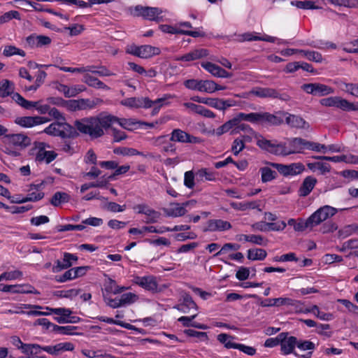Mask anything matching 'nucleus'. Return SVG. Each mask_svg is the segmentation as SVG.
Segmentation results:
<instances>
[{
    "mask_svg": "<svg viewBox=\"0 0 358 358\" xmlns=\"http://www.w3.org/2000/svg\"><path fill=\"white\" fill-rule=\"evenodd\" d=\"M115 116L100 113L97 116L85 117L75 122V127L82 134L89 135L92 138H97L104 134V130L113 126Z\"/></svg>",
    "mask_w": 358,
    "mask_h": 358,
    "instance_id": "obj_1",
    "label": "nucleus"
},
{
    "mask_svg": "<svg viewBox=\"0 0 358 358\" xmlns=\"http://www.w3.org/2000/svg\"><path fill=\"white\" fill-rule=\"evenodd\" d=\"M257 146L275 155L287 156L300 153L306 149L307 141L301 138H293L282 143L258 137Z\"/></svg>",
    "mask_w": 358,
    "mask_h": 358,
    "instance_id": "obj_2",
    "label": "nucleus"
},
{
    "mask_svg": "<svg viewBox=\"0 0 358 358\" xmlns=\"http://www.w3.org/2000/svg\"><path fill=\"white\" fill-rule=\"evenodd\" d=\"M1 150L6 155L11 157H19L21 151L29 146L31 139L22 133L10 134L2 138Z\"/></svg>",
    "mask_w": 358,
    "mask_h": 358,
    "instance_id": "obj_3",
    "label": "nucleus"
},
{
    "mask_svg": "<svg viewBox=\"0 0 358 358\" xmlns=\"http://www.w3.org/2000/svg\"><path fill=\"white\" fill-rule=\"evenodd\" d=\"M345 208L340 209L344 210ZM339 211V209L332 207L329 205H325L320 207L315 211L308 219L307 224L312 225V227L319 225L322 222L333 217L336 213Z\"/></svg>",
    "mask_w": 358,
    "mask_h": 358,
    "instance_id": "obj_4",
    "label": "nucleus"
},
{
    "mask_svg": "<svg viewBox=\"0 0 358 358\" xmlns=\"http://www.w3.org/2000/svg\"><path fill=\"white\" fill-rule=\"evenodd\" d=\"M43 132L52 136L69 138L73 136L75 130L72 126L65 121H57L50 124L44 129Z\"/></svg>",
    "mask_w": 358,
    "mask_h": 358,
    "instance_id": "obj_5",
    "label": "nucleus"
},
{
    "mask_svg": "<svg viewBox=\"0 0 358 358\" xmlns=\"http://www.w3.org/2000/svg\"><path fill=\"white\" fill-rule=\"evenodd\" d=\"M321 105L335 107L344 111L358 110V103H352L341 96H329L320 100Z\"/></svg>",
    "mask_w": 358,
    "mask_h": 358,
    "instance_id": "obj_6",
    "label": "nucleus"
},
{
    "mask_svg": "<svg viewBox=\"0 0 358 358\" xmlns=\"http://www.w3.org/2000/svg\"><path fill=\"white\" fill-rule=\"evenodd\" d=\"M127 52L142 59H147L160 54L159 48L150 45H129L127 47Z\"/></svg>",
    "mask_w": 358,
    "mask_h": 358,
    "instance_id": "obj_7",
    "label": "nucleus"
},
{
    "mask_svg": "<svg viewBox=\"0 0 358 358\" xmlns=\"http://www.w3.org/2000/svg\"><path fill=\"white\" fill-rule=\"evenodd\" d=\"M13 100L19 106L22 107L24 109L29 110L31 108H36V110L38 112V113L41 115H45L48 113L49 110L50 108L48 104L42 103L41 101H31L25 99L22 96H21L19 93L15 92L13 95Z\"/></svg>",
    "mask_w": 358,
    "mask_h": 358,
    "instance_id": "obj_8",
    "label": "nucleus"
},
{
    "mask_svg": "<svg viewBox=\"0 0 358 358\" xmlns=\"http://www.w3.org/2000/svg\"><path fill=\"white\" fill-rule=\"evenodd\" d=\"M138 300V296L132 292H127L120 296L113 299L112 297L105 296V303L112 308L131 305Z\"/></svg>",
    "mask_w": 358,
    "mask_h": 358,
    "instance_id": "obj_9",
    "label": "nucleus"
},
{
    "mask_svg": "<svg viewBox=\"0 0 358 358\" xmlns=\"http://www.w3.org/2000/svg\"><path fill=\"white\" fill-rule=\"evenodd\" d=\"M131 14L134 16L142 17L148 20H159L162 10L156 7L143 6L141 5L130 8Z\"/></svg>",
    "mask_w": 358,
    "mask_h": 358,
    "instance_id": "obj_10",
    "label": "nucleus"
},
{
    "mask_svg": "<svg viewBox=\"0 0 358 358\" xmlns=\"http://www.w3.org/2000/svg\"><path fill=\"white\" fill-rule=\"evenodd\" d=\"M131 278V282L133 284L141 287L146 291H149L152 293H155L159 291L157 278L152 275L143 276L132 275Z\"/></svg>",
    "mask_w": 358,
    "mask_h": 358,
    "instance_id": "obj_11",
    "label": "nucleus"
},
{
    "mask_svg": "<svg viewBox=\"0 0 358 358\" xmlns=\"http://www.w3.org/2000/svg\"><path fill=\"white\" fill-rule=\"evenodd\" d=\"M24 308L26 309H29V308H38V309H45L49 310V315L52 314H55L56 316L54 319L59 324H65L68 323L69 316L72 315V311L69 308H50L48 306L43 307L38 305H31V304H24Z\"/></svg>",
    "mask_w": 358,
    "mask_h": 358,
    "instance_id": "obj_12",
    "label": "nucleus"
},
{
    "mask_svg": "<svg viewBox=\"0 0 358 358\" xmlns=\"http://www.w3.org/2000/svg\"><path fill=\"white\" fill-rule=\"evenodd\" d=\"M271 166L277 169V171L284 176H294L301 173L305 166L302 163H292L290 164H282L278 163H272Z\"/></svg>",
    "mask_w": 358,
    "mask_h": 358,
    "instance_id": "obj_13",
    "label": "nucleus"
},
{
    "mask_svg": "<svg viewBox=\"0 0 358 358\" xmlns=\"http://www.w3.org/2000/svg\"><path fill=\"white\" fill-rule=\"evenodd\" d=\"M133 209L136 213L143 214L145 216V222L147 224L156 223L161 217L159 212L145 203L137 204L133 207Z\"/></svg>",
    "mask_w": 358,
    "mask_h": 358,
    "instance_id": "obj_14",
    "label": "nucleus"
},
{
    "mask_svg": "<svg viewBox=\"0 0 358 358\" xmlns=\"http://www.w3.org/2000/svg\"><path fill=\"white\" fill-rule=\"evenodd\" d=\"M75 350V345L71 342H61L52 345H41V352L43 350L52 356H59L64 352H72Z\"/></svg>",
    "mask_w": 358,
    "mask_h": 358,
    "instance_id": "obj_15",
    "label": "nucleus"
},
{
    "mask_svg": "<svg viewBox=\"0 0 358 358\" xmlns=\"http://www.w3.org/2000/svg\"><path fill=\"white\" fill-rule=\"evenodd\" d=\"M233 37H234V38H233L232 40L238 42L262 41L270 43H275L277 41H279L275 37L266 34H264L262 36H259L258 33L257 32H247L238 35L235 34L234 36H233Z\"/></svg>",
    "mask_w": 358,
    "mask_h": 358,
    "instance_id": "obj_16",
    "label": "nucleus"
},
{
    "mask_svg": "<svg viewBox=\"0 0 358 358\" xmlns=\"http://www.w3.org/2000/svg\"><path fill=\"white\" fill-rule=\"evenodd\" d=\"M48 145L44 143H38L36 145V160L39 162L49 164L57 157V153L52 150H46Z\"/></svg>",
    "mask_w": 358,
    "mask_h": 358,
    "instance_id": "obj_17",
    "label": "nucleus"
},
{
    "mask_svg": "<svg viewBox=\"0 0 358 358\" xmlns=\"http://www.w3.org/2000/svg\"><path fill=\"white\" fill-rule=\"evenodd\" d=\"M49 121V119L42 116H24L15 118V123L24 128H30L43 124Z\"/></svg>",
    "mask_w": 358,
    "mask_h": 358,
    "instance_id": "obj_18",
    "label": "nucleus"
},
{
    "mask_svg": "<svg viewBox=\"0 0 358 358\" xmlns=\"http://www.w3.org/2000/svg\"><path fill=\"white\" fill-rule=\"evenodd\" d=\"M11 342L26 355H37L41 353V345L38 344H24L17 336L12 337Z\"/></svg>",
    "mask_w": 358,
    "mask_h": 358,
    "instance_id": "obj_19",
    "label": "nucleus"
},
{
    "mask_svg": "<svg viewBox=\"0 0 358 358\" xmlns=\"http://www.w3.org/2000/svg\"><path fill=\"white\" fill-rule=\"evenodd\" d=\"M120 103L131 108H151L152 101L147 97H131L122 100Z\"/></svg>",
    "mask_w": 358,
    "mask_h": 358,
    "instance_id": "obj_20",
    "label": "nucleus"
},
{
    "mask_svg": "<svg viewBox=\"0 0 358 358\" xmlns=\"http://www.w3.org/2000/svg\"><path fill=\"white\" fill-rule=\"evenodd\" d=\"M196 202L193 200L188 201L182 203H174L164 210L166 215L169 217H178L184 215L187 213L186 208Z\"/></svg>",
    "mask_w": 358,
    "mask_h": 358,
    "instance_id": "obj_21",
    "label": "nucleus"
},
{
    "mask_svg": "<svg viewBox=\"0 0 358 358\" xmlns=\"http://www.w3.org/2000/svg\"><path fill=\"white\" fill-rule=\"evenodd\" d=\"M170 140L173 142L182 143H199L201 142V139L199 138L191 136L180 129L173 130L171 134Z\"/></svg>",
    "mask_w": 358,
    "mask_h": 358,
    "instance_id": "obj_22",
    "label": "nucleus"
},
{
    "mask_svg": "<svg viewBox=\"0 0 358 358\" xmlns=\"http://www.w3.org/2000/svg\"><path fill=\"white\" fill-rule=\"evenodd\" d=\"M45 181H41L36 184H31L28 189V194L27 195V200L28 202L38 201L41 200L44 197L43 189L45 187Z\"/></svg>",
    "mask_w": 358,
    "mask_h": 358,
    "instance_id": "obj_23",
    "label": "nucleus"
},
{
    "mask_svg": "<svg viewBox=\"0 0 358 358\" xmlns=\"http://www.w3.org/2000/svg\"><path fill=\"white\" fill-rule=\"evenodd\" d=\"M78 260V257L73 254L66 252L64 254L63 260L57 261V264L52 267V271L57 273L63 269L71 267Z\"/></svg>",
    "mask_w": 358,
    "mask_h": 358,
    "instance_id": "obj_24",
    "label": "nucleus"
},
{
    "mask_svg": "<svg viewBox=\"0 0 358 358\" xmlns=\"http://www.w3.org/2000/svg\"><path fill=\"white\" fill-rule=\"evenodd\" d=\"M291 4L299 8L320 9L324 4V0H293Z\"/></svg>",
    "mask_w": 358,
    "mask_h": 358,
    "instance_id": "obj_25",
    "label": "nucleus"
},
{
    "mask_svg": "<svg viewBox=\"0 0 358 358\" xmlns=\"http://www.w3.org/2000/svg\"><path fill=\"white\" fill-rule=\"evenodd\" d=\"M281 352L283 355H289L294 353V348L297 345V338L294 336L287 337L283 334V338L280 341Z\"/></svg>",
    "mask_w": 358,
    "mask_h": 358,
    "instance_id": "obj_26",
    "label": "nucleus"
},
{
    "mask_svg": "<svg viewBox=\"0 0 358 358\" xmlns=\"http://www.w3.org/2000/svg\"><path fill=\"white\" fill-rule=\"evenodd\" d=\"M201 66L213 76L218 78H230L231 73L226 71L219 66L209 62L201 63Z\"/></svg>",
    "mask_w": 358,
    "mask_h": 358,
    "instance_id": "obj_27",
    "label": "nucleus"
},
{
    "mask_svg": "<svg viewBox=\"0 0 358 358\" xmlns=\"http://www.w3.org/2000/svg\"><path fill=\"white\" fill-rule=\"evenodd\" d=\"M159 29L164 33L171 34H186L188 36H191L192 37H199L201 36L199 31H187L183 29H180L176 27V24L174 26L169 25V24H161L159 27Z\"/></svg>",
    "mask_w": 358,
    "mask_h": 358,
    "instance_id": "obj_28",
    "label": "nucleus"
},
{
    "mask_svg": "<svg viewBox=\"0 0 358 358\" xmlns=\"http://www.w3.org/2000/svg\"><path fill=\"white\" fill-rule=\"evenodd\" d=\"M115 120L113 121V125L114 124H118L122 128L129 130V131H133V130L141 128L143 126V122L138 121V120H136L135 119H132V118L119 119L115 116Z\"/></svg>",
    "mask_w": 358,
    "mask_h": 358,
    "instance_id": "obj_29",
    "label": "nucleus"
},
{
    "mask_svg": "<svg viewBox=\"0 0 358 358\" xmlns=\"http://www.w3.org/2000/svg\"><path fill=\"white\" fill-rule=\"evenodd\" d=\"M51 43V38L43 35H31L27 38V43L31 48H41Z\"/></svg>",
    "mask_w": 358,
    "mask_h": 358,
    "instance_id": "obj_30",
    "label": "nucleus"
},
{
    "mask_svg": "<svg viewBox=\"0 0 358 358\" xmlns=\"http://www.w3.org/2000/svg\"><path fill=\"white\" fill-rule=\"evenodd\" d=\"M174 308L184 313H188L191 309L197 310L196 304L192 298L186 293L182 296V302Z\"/></svg>",
    "mask_w": 358,
    "mask_h": 358,
    "instance_id": "obj_31",
    "label": "nucleus"
},
{
    "mask_svg": "<svg viewBox=\"0 0 358 358\" xmlns=\"http://www.w3.org/2000/svg\"><path fill=\"white\" fill-rule=\"evenodd\" d=\"M286 115V122L290 127L303 129H309V124L306 122L301 117L291 114Z\"/></svg>",
    "mask_w": 358,
    "mask_h": 358,
    "instance_id": "obj_32",
    "label": "nucleus"
},
{
    "mask_svg": "<svg viewBox=\"0 0 358 358\" xmlns=\"http://www.w3.org/2000/svg\"><path fill=\"white\" fill-rule=\"evenodd\" d=\"M252 95L259 98H278V92L273 89L268 87H255L250 90Z\"/></svg>",
    "mask_w": 358,
    "mask_h": 358,
    "instance_id": "obj_33",
    "label": "nucleus"
},
{
    "mask_svg": "<svg viewBox=\"0 0 358 358\" xmlns=\"http://www.w3.org/2000/svg\"><path fill=\"white\" fill-rule=\"evenodd\" d=\"M15 84L13 82L3 79L0 81V97L5 98L8 96H11L13 99V95L15 94Z\"/></svg>",
    "mask_w": 358,
    "mask_h": 358,
    "instance_id": "obj_34",
    "label": "nucleus"
},
{
    "mask_svg": "<svg viewBox=\"0 0 358 358\" xmlns=\"http://www.w3.org/2000/svg\"><path fill=\"white\" fill-rule=\"evenodd\" d=\"M83 81L86 83L88 86L96 88V89H101L105 90H109L110 87L104 84L102 81L99 80L98 78L90 75L89 73H85L83 76Z\"/></svg>",
    "mask_w": 358,
    "mask_h": 358,
    "instance_id": "obj_35",
    "label": "nucleus"
},
{
    "mask_svg": "<svg viewBox=\"0 0 358 358\" xmlns=\"http://www.w3.org/2000/svg\"><path fill=\"white\" fill-rule=\"evenodd\" d=\"M208 229L209 231H227L231 228V224L225 220H212L208 223Z\"/></svg>",
    "mask_w": 358,
    "mask_h": 358,
    "instance_id": "obj_36",
    "label": "nucleus"
},
{
    "mask_svg": "<svg viewBox=\"0 0 358 358\" xmlns=\"http://www.w3.org/2000/svg\"><path fill=\"white\" fill-rule=\"evenodd\" d=\"M316 182H317V180L315 178H313L312 176L306 177L304 179V180L299 189L300 196H306L308 195L311 192L313 189L314 188Z\"/></svg>",
    "mask_w": 358,
    "mask_h": 358,
    "instance_id": "obj_37",
    "label": "nucleus"
},
{
    "mask_svg": "<svg viewBox=\"0 0 358 358\" xmlns=\"http://www.w3.org/2000/svg\"><path fill=\"white\" fill-rule=\"evenodd\" d=\"M208 51L206 49H196L190 52L185 54V55L178 58V60L190 62L194 61L202 57L207 56Z\"/></svg>",
    "mask_w": 358,
    "mask_h": 358,
    "instance_id": "obj_38",
    "label": "nucleus"
},
{
    "mask_svg": "<svg viewBox=\"0 0 358 358\" xmlns=\"http://www.w3.org/2000/svg\"><path fill=\"white\" fill-rule=\"evenodd\" d=\"M307 166L311 171L319 172L321 174L328 173L331 169L330 165L323 162H310L307 164Z\"/></svg>",
    "mask_w": 358,
    "mask_h": 358,
    "instance_id": "obj_39",
    "label": "nucleus"
},
{
    "mask_svg": "<svg viewBox=\"0 0 358 358\" xmlns=\"http://www.w3.org/2000/svg\"><path fill=\"white\" fill-rule=\"evenodd\" d=\"M78 327L76 326H54V331L57 332L61 335L68 336H80L83 334L81 332L76 331Z\"/></svg>",
    "mask_w": 358,
    "mask_h": 358,
    "instance_id": "obj_40",
    "label": "nucleus"
},
{
    "mask_svg": "<svg viewBox=\"0 0 358 358\" xmlns=\"http://www.w3.org/2000/svg\"><path fill=\"white\" fill-rule=\"evenodd\" d=\"M80 110H91L96 108V106L101 104L103 101L99 98L93 99H79Z\"/></svg>",
    "mask_w": 358,
    "mask_h": 358,
    "instance_id": "obj_41",
    "label": "nucleus"
},
{
    "mask_svg": "<svg viewBox=\"0 0 358 358\" xmlns=\"http://www.w3.org/2000/svg\"><path fill=\"white\" fill-rule=\"evenodd\" d=\"M196 177L198 181H214L215 180V173L207 169H201L196 173Z\"/></svg>",
    "mask_w": 358,
    "mask_h": 358,
    "instance_id": "obj_42",
    "label": "nucleus"
},
{
    "mask_svg": "<svg viewBox=\"0 0 358 358\" xmlns=\"http://www.w3.org/2000/svg\"><path fill=\"white\" fill-rule=\"evenodd\" d=\"M175 96L171 94H165L163 97L156 99L155 101H152V106L153 107V110L152 113V115H157L160 108L164 105H167L168 102L166 101L169 99L173 98Z\"/></svg>",
    "mask_w": 358,
    "mask_h": 358,
    "instance_id": "obj_43",
    "label": "nucleus"
},
{
    "mask_svg": "<svg viewBox=\"0 0 358 358\" xmlns=\"http://www.w3.org/2000/svg\"><path fill=\"white\" fill-rule=\"evenodd\" d=\"M234 337L229 336L227 334H220L217 336V340L219 342L222 343L226 348L228 349H236L238 344L234 343L233 341Z\"/></svg>",
    "mask_w": 358,
    "mask_h": 358,
    "instance_id": "obj_44",
    "label": "nucleus"
},
{
    "mask_svg": "<svg viewBox=\"0 0 358 358\" xmlns=\"http://www.w3.org/2000/svg\"><path fill=\"white\" fill-rule=\"evenodd\" d=\"M116 282L111 278H108V280L105 282L104 288L102 290V294L104 301L105 296L111 297V294H116Z\"/></svg>",
    "mask_w": 358,
    "mask_h": 358,
    "instance_id": "obj_45",
    "label": "nucleus"
},
{
    "mask_svg": "<svg viewBox=\"0 0 358 358\" xmlns=\"http://www.w3.org/2000/svg\"><path fill=\"white\" fill-rule=\"evenodd\" d=\"M267 253L265 250L261 248L250 249L248 250V258L250 260H264Z\"/></svg>",
    "mask_w": 358,
    "mask_h": 358,
    "instance_id": "obj_46",
    "label": "nucleus"
},
{
    "mask_svg": "<svg viewBox=\"0 0 358 358\" xmlns=\"http://www.w3.org/2000/svg\"><path fill=\"white\" fill-rule=\"evenodd\" d=\"M114 152L117 155H122L124 156H134L141 155L145 156L143 152L138 151L137 150L131 148H118L115 149Z\"/></svg>",
    "mask_w": 358,
    "mask_h": 358,
    "instance_id": "obj_47",
    "label": "nucleus"
},
{
    "mask_svg": "<svg viewBox=\"0 0 358 358\" xmlns=\"http://www.w3.org/2000/svg\"><path fill=\"white\" fill-rule=\"evenodd\" d=\"M69 198V196L66 193L57 192L52 197L50 203L54 206H58L63 203L67 202Z\"/></svg>",
    "mask_w": 358,
    "mask_h": 358,
    "instance_id": "obj_48",
    "label": "nucleus"
},
{
    "mask_svg": "<svg viewBox=\"0 0 358 358\" xmlns=\"http://www.w3.org/2000/svg\"><path fill=\"white\" fill-rule=\"evenodd\" d=\"M57 67L64 72H71V73H87L90 71H93V66H80L78 68H72V67H66V66H59Z\"/></svg>",
    "mask_w": 358,
    "mask_h": 358,
    "instance_id": "obj_49",
    "label": "nucleus"
},
{
    "mask_svg": "<svg viewBox=\"0 0 358 358\" xmlns=\"http://www.w3.org/2000/svg\"><path fill=\"white\" fill-rule=\"evenodd\" d=\"M3 54L6 57H11L13 55H20L21 57L25 56V52L14 45H6L4 48Z\"/></svg>",
    "mask_w": 358,
    "mask_h": 358,
    "instance_id": "obj_50",
    "label": "nucleus"
},
{
    "mask_svg": "<svg viewBox=\"0 0 358 358\" xmlns=\"http://www.w3.org/2000/svg\"><path fill=\"white\" fill-rule=\"evenodd\" d=\"M339 87L343 91L358 98V84L341 83Z\"/></svg>",
    "mask_w": 358,
    "mask_h": 358,
    "instance_id": "obj_51",
    "label": "nucleus"
},
{
    "mask_svg": "<svg viewBox=\"0 0 358 358\" xmlns=\"http://www.w3.org/2000/svg\"><path fill=\"white\" fill-rule=\"evenodd\" d=\"M22 276V273L19 270L6 271L0 275V281L20 279Z\"/></svg>",
    "mask_w": 358,
    "mask_h": 358,
    "instance_id": "obj_52",
    "label": "nucleus"
},
{
    "mask_svg": "<svg viewBox=\"0 0 358 358\" xmlns=\"http://www.w3.org/2000/svg\"><path fill=\"white\" fill-rule=\"evenodd\" d=\"M282 122V120L275 115L268 113H262V123L278 125Z\"/></svg>",
    "mask_w": 358,
    "mask_h": 358,
    "instance_id": "obj_53",
    "label": "nucleus"
},
{
    "mask_svg": "<svg viewBox=\"0 0 358 358\" xmlns=\"http://www.w3.org/2000/svg\"><path fill=\"white\" fill-rule=\"evenodd\" d=\"M287 224L292 226L296 231H302L307 228H313L312 225L307 224V220L305 222L300 220L297 222L296 220L291 218L288 220Z\"/></svg>",
    "mask_w": 358,
    "mask_h": 358,
    "instance_id": "obj_54",
    "label": "nucleus"
},
{
    "mask_svg": "<svg viewBox=\"0 0 358 358\" xmlns=\"http://www.w3.org/2000/svg\"><path fill=\"white\" fill-rule=\"evenodd\" d=\"M335 6H343L348 8L358 7V0H328Z\"/></svg>",
    "mask_w": 358,
    "mask_h": 358,
    "instance_id": "obj_55",
    "label": "nucleus"
},
{
    "mask_svg": "<svg viewBox=\"0 0 358 358\" xmlns=\"http://www.w3.org/2000/svg\"><path fill=\"white\" fill-rule=\"evenodd\" d=\"M357 229V224L346 225L338 231V235L341 238H345L353 234Z\"/></svg>",
    "mask_w": 358,
    "mask_h": 358,
    "instance_id": "obj_56",
    "label": "nucleus"
},
{
    "mask_svg": "<svg viewBox=\"0 0 358 358\" xmlns=\"http://www.w3.org/2000/svg\"><path fill=\"white\" fill-rule=\"evenodd\" d=\"M235 127L232 123L231 120H229L224 123L220 127H217L215 130H213V134L217 136H220L224 134L227 133L231 129H234Z\"/></svg>",
    "mask_w": 358,
    "mask_h": 358,
    "instance_id": "obj_57",
    "label": "nucleus"
},
{
    "mask_svg": "<svg viewBox=\"0 0 358 358\" xmlns=\"http://www.w3.org/2000/svg\"><path fill=\"white\" fill-rule=\"evenodd\" d=\"M262 180L263 182H267L275 178V172L268 167L260 169Z\"/></svg>",
    "mask_w": 358,
    "mask_h": 358,
    "instance_id": "obj_58",
    "label": "nucleus"
},
{
    "mask_svg": "<svg viewBox=\"0 0 358 358\" xmlns=\"http://www.w3.org/2000/svg\"><path fill=\"white\" fill-rule=\"evenodd\" d=\"M13 19H20V15L17 10H10L0 16V24L8 22Z\"/></svg>",
    "mask_w": 358,
    "mask_h": 358,
    "instance_id": "obj_59",
    "label": "nucleus"
},
{
    "mask_svg": "<svg viewBox=\"0 0 358 358\" xmlns=\"http://www.w3.org/2000/svg\"><path fill=\"white\" fill-rule=\"evenodd\" d=\"M46 73L45 71H40L36 77V81L34 85L25 88V91H36L43 83L46 78Z\"/></svg>",
    "mask_w": 358,
    "mask_h": 358,
    "instance_id": "obj_60",
    "label": "nucleus"
},
{
    "mask_svg": "<svg viewBox=\"0 0 358 358\" xmlns=\"http://www.w3.org/2000/svg\"><path fill=\"white\" fill-rule=\"evenodd\" d=\"M245 148V141L241 138H236L234 140L231 145V152L237 156Z\"/></svg>",
    "mask_w": 358,
    "mask_h": 358,
    "instance_id": "obj_61",
    "label": "nucleus"
},
{
    "mask_svg": "<svg viewBox=\"0 0 358 358\" xmlns=\"http://www.w3.org/2000/svg\"><path fill=\"white\" fill-rule=\"evenodd\" d=\"M315 87V96H326L334 92L333 88L324 84L316 83Z\"/></svg>",
    "mask_w": 358,
    "mask_h": 358,
    "instance_id": "obj_62",
    "label": "nucleus"
},
{
    "mask_svg": "<svg viewBox=\"0 0 358 358\" xmlns=\"http://www.w3.org/2000/svg\"><path fill=\"white\" fill-rule=\"evenodd\" d=\"M186 88L191 90H196L201 92L202 80L189 79L184 82Z\"/></svg>",
    "mask_w": 358,
    "mask_h": 358,
    "instance_id": "obj_63",
    "label": "nucleus"
},
{
    "mask_svg": "<svg viewBox=\"0 0 358 358\" xmlns=\"http://www.w3.org/2000/svg\"><path fill=\"white\" fill-rule=\"evenodd\" d=\"M301 54L310 61L317 63H321L322 62V56L318 52L301 50Z\"/></svg>",
    "mask_w": 358,
    "mask_h": 358,
    "instance_id": "obj_64",
    "label": "nucleus"
}]
</instances>
